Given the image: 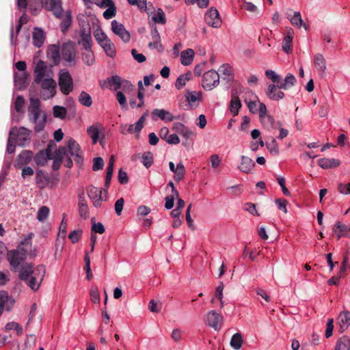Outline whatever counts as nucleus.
I'll return each instance as SVG.
<instances>
[{
	"label": "nucleus",
	"instance_id": "nucleus-1",
	"mask_svg": "<svg viewBox=\"0 0 350 350\" xmlns=\"http://www.w3.org/2000/svg\"><path fill=\"white\" fill-rule=\"evenodd\" d=\"M34 234L29 232L27 237L20 242L16 250L8 253V260L12 271H16L21 267L18 278L33 291H36L44 280L46 273L44 265H38L33 268L31 264L22 265L27 258V248L31 245V240Z\"/></svg>",
	"mask_w": 350,
	"mask_h": 350
},
{
	"label": "nucleus",
	"instance_id": "nucleus-2",
	"mask_svg": "<svg viewBox=\"0 0 350 350\" xmlns=\"http://www.w3.org/2000/svg\"><path fill=\"white\" fill-rule=\"evenodd\" d=\"M58 152L60 156H66L70 154L74 158L77 164L81 165L83 161L82 155V150L79 144L73 139H69L66 145L60 147L58 149Z\"/></svg>",
	"mask_w": 350,
	"mask_h": 350
},
{
	"label": "nucleus",
	"instance_id": "nucleus-3",
	"mask_svg": "<svg viewBox=\"0 0 350 350\" xmlns=\"http://www.w3.org/2000/svg\"><path fill=\"white\" fill-rule=\"evenodd\" d=\"M10 141H13L17 146L25 147L29 144L31 131L24 126L12 127L9 133Z\"/></svg>",
	"mask_w": 350,
	"mask_h": 350
},
{
	"label": "nucleus",
	"instance_id": "nucleus-4",
	"mask_svg": "<svg viewBox=\"0 0 350 350\" xmlns=\"http://www.w3.org/2000/svg\"><path fill=\"white\" fill-rule=\"evenodd\" d=\"M101 88H107L111 90L117 91L122 85L128 89H133V85L126 80H122L121 77L118 75H113L107 78L105 81L100 83Z\"/></svg>",
	"mask_w": 350,
	"mask_h": 350
},
{
	"label": "nucleus",
	"instance_id": "nucleus-5",
	"mask_svg": "<svg viewBox=\"0 0 350 350\" xmlns=\"http://www.w3.org/2000/svg\"><path fill=\"white\" fill-rule=\"evenodd\" d=\"M33 75L35 83H40L44 79L53 77V72L45 62L39 60L35 66Z\"/></svg>",
	"mask_w": 350,
	"mask_h": 350
},
{
	"label": "nucleus",
	"instance_id": "nucleus-6",
	"mask_svg": "<svg viewBox=\"0 0 350 350\" xmlns=\"http://www.w3.org/2000/svg\"><path fill=\"white\" fill-rule=\"evenodd\" d=\"M58 83L61 92L64 95H68L72 91V78L67 70L62 69L59 71Z\"/></svg>",
	"mask_w": 350,
	"mask_h": 350
},
{
	"label": "nucleus",
	"instance_id": "nucleus-7",
	"mask_svg": "<svg viewBox=\"0 0 350 350\" xmlns=\"http://www.w3.org/2000/svg\"><path fill=\"white\" fill-rule=\"evenodd\" d=\"M39 84L41 85V97L44 100L53 98L56 94V82L53 77L44 79Z\"/></svg>",
	"mask_w": 350,
	"mask_h": 350
},
{
	"label": "nucleus",
	"instance_id": "nucleus-8",
	"mask_svg": "<svg viewBox=\"0 0 350 350\" xmlns=\"http://www.w3.org/2000/svg\"><path fill=\"white\" fill-rule=\"evenodd\" d=\"M61 57L66 62V66L76 64V50L71 42L65 43L62 46Z\"/></svg>",
	"mask_w": 350,
	"mask_h": 350
},
{
	"label": "nucleus",
	"instance_id": "nucleus-9",
	"mask_svg": "<svg viewBox=\"0 0 350 350\" xmlns=\"http://www.w3.org/2000/svg\"><path fill=\"white\" fill-rule=\"evenodd\" d=\"M29 119L30 122L35 124L34 130L36 132L39 133L42 131L45 127L46 116H42L41 110L29 109Z\"/></svg>",
	"mask_w": 350,
	"mask_h": 350
},
{
	"label": "nucleus",
	"instance_id": "nucleus-10",
	"mask_svg": "<svg viewBox=\"0 0 350 350\" xmlns=\"http://www.w3.org/2000/svg\"><path fill=\"white\" fill-rule=\"evenodd\" d=\"M219 83V74L211 70L204 73L202 77V87L206 90H211Z\"/></svg>",
	"mask_w": 350,
	"mask_h": 350
},
{
	"label": "nucleus",
	"instance_id": "nucleus-11",
	"mask_svg": "<svg viewBox=\"0 0 350 350\" xmlns=\"http://www.w3.org/2000/svg\"><path fill=\"white\" fill-rule=\"evenodd\" d=\"M41 5L47 11L52 12L56 18L62 17L64 12L62 2L59 0H40Z\"/></svg>",
	"mask_w": 350,
	"mask_h": 350
},
{
	"label": "nucleus",
	"instance_id": "nucleus-12",
	"mask_svg": "<svg viewBox=\"0 0 350 350\" xmlns=\"http://www.w3.org/2000/svg\"><path fill=\"white\" fill-rule=\"evenodd\" d=\"M267 107L264 103L259 104V118L260 121L264 128L270 130L273 127L275 120L267 113Z\"/></svg>",
	"mask_w": 350,
	"mask_h": 350
},
{
	"label": "nucleus",
	"instance_id": "nucleus-13",
	"mask_svg": "<svg viewBox=\"0 0 350 350\" xmlns=\"http://www.w3.org/2000/svg\"><path fill=\"white\" fill-rule=\"evenodd\" d=\"M204 20L211 27L219 28L221 25V20L219 12L213 8H210L205 14Z\"/></svg>",
	"mask_w": 350,
	"mask_h": 350
},
{
	"label": "nucleus",
	"instance_id": "nucleus-14",
	"mask_svg": "<svg viewBox=\"0 0 350 350\" xmlns=\"http://www.w3.org/2000/svg\"><path fill=\"white\" fill-rule=\"evenodd\" d=\"M207 324L215 330H220L223 323V317L215 310H211L206 314Z\"/></svg>",
	"mask_w": 350,
	"mask_h": 350
},
{
	"label": "nucleus",
	"instance_id": "nucleus-15",
	"mask_svg": "<svg viewBox=\"0 0 350 350\" xmlns=\"http://www.w3.org/2000/svg\"><path fill=\"white\" fill-rule=\"evenodd\" d=\"M87 193L93 206L96 208L100 207L102 201L105 200L102 196V190L94 186H90L87 188Z\"/></svg>",
	"mask_w": 350,
	"mask_h": 350
},
{
	"label": "nucleus",
	"instance_id": "nucleus-16",
	"mask_svg": "<svg viewBox=\"0 0 350 350\" xmlns=\"http://www.w3.org/2000/svg\"><path fill=\"white\" fill-rule=\"evenodd\" d=\"M244 101L252 113L259 112V104L260 103L258 96L252 91L245 93Z\"/></svg>",
	"mask_w": 350,
	"mask_h": 350
},
{
	"label": "nucleus",
	"instance_id": "nucleus-17",
	"mask_svg": "<svg viewBox=\"0 0 350 350\" xmlns=\"http://www.w3.org/2000/svg\"><path fill=\"white\" fill-rule=\"evenodd\" d=\"M111 30L116 35L118 36L124 42H129L131 39L130 33L122 23L113 20L111 22Z\"/></svg>",
	"mask_w": 350,
	"mask_h": 350
},
{
	"label": "nucleus",
	"instance_id": "nucleus-18",
	"mask_svg": "<svg viewBox=\"0 0 350 350\" xmlns=\"http://www.w3.org/2000/svg\"><path fill=\"white\" fill-rule=\"evenodd\" d=\"M150 27L152 41L148 43V47L151 49H157L159 52H162L163 51V46L161 42V36L157 27L154 24L151 25Z\"/></svg>",
	"mask_w": 350,
	"mask_h": 350
},
{
	"label": "nucleus",
	"instance_id": "nucleus-19",
	"mask_svg": "<svg viewBox=\"0 0 350 350\" xmlns=\"http://www.w3.org/2000/svg\"><path fill=\"white\" fill-rule=\"evenodd\" d=\"M152 119L154 121H157L158 119H161L165 122H172L175 119H179L180 116L175 117L169 111L165 109H154L152 111Z\"/></svg>",
	"mask_w": 350,
	"mask_h": 350
},
{
	"label": "nucleus",
	"instance_id": "nucleus-20",
	"mask_svg": "<svg viewBox=\"0 0 350 350\" xmlns=\"http://www.w3.org/2000/svg\"><path fill=\"white\" fill-rule=\"evenodd\" d=\"M78 211L80 217L83 219H87L89 217V207L83 192L78 195Z\"/></svg>",
	"mask_w": 350,
	"mask_h": 350
},
{
	"label": "nucleus",
	"instance_id": "nucleus-21",
	"mask_svg": "<svg viewBox=\"0 0 350 350\" xmlns=\"http://www.w3.org/2000/svg\"><path fill=\"white\" fill-rule=\"evenodd\" d=\"M15 303V301L9 297L7 292L0 291V315L4 310H10Z\"/></svg>",
	"mask_w": 350,
	"mask_h": 350
},
{
	"label": "nucleus",
	"instance_id": "nucleus-22",
	"mask_svg": "<svg viewBox=\"0 0 350 350\" xmlns=\"http://www.w3.org/2000/svg\"><path fill=\"white\" fill-rule=\"evenodd\" d=\"M61 20L60 28L63 33H66L72 24V15L70 10H66L62 12V17L58 18Z\"/></svg>",
	"mask_w": 350,
	"mask_h": 350
},
{
	"label": "nucleus",
	"instance_id": "nucleus-23",
	"mask_svg": "<svg viewBox=\"0 0 350 350\" xmlns=\"http://www.w3.org/2000/svg\"><path fill=\"white\" fill-rule=\"evenodd\" d=\"M337 323L340 327V332L343 333L350 326V312L342 311L338 316Z\"/></svg>",
	"mask_w": 350,
	"mask_h": 350
},
{
	"label": "nucleus",
	"instance_id": "nucleus-24",
	"mask_svg": "<svg viewBox=\"0 0 350 350\" xmlns=\"http://www.w3.org/2000/svg\"><path fill=\"white\" fill-rule=\"evenodd\" d=\"M104 128L100 124H95L90 126L87 129V134L92 139V144H96L100 139V133Z\"/></svg>",
	"mask_w": 350,
	"mask_h": 350
},
{
	"label": "nucleus",
	"instance_id": "nucleus-25",
	"mask_svg": "<svg viewBox=\"0 0 350 350\" xmlns=\"http://www.w3.org/2000/svg\"><path fill=\"white\" fill-rule=\"evenodd\" d=\"M33 154L30 150H23L18 156L14 166L16 168H21L23 166L27 165L32 159Z\"/></svg>",
	"mask_w": 350,
	"mask_h": 350
},
{
	"label": "nucleus",
	"instance_id": "nucleus-26",
	"mask_svg": "<svg viewBox=\"0 0 350 350\" xmlns=\"http://www.w3.org/2000/svg\"><path fill=\"white\" fill-rule=\"evenodd\" d=\"M282 89L278 88V85L271 84L268 86L266 91L267 96L273 100H279L282 99L284 94L281 91Z\"/></svg>",
	"mask_w": 350,
	"mask_h": 350
},
{
	"label": "nucleus",
	"instance_id": "nucleus-27",
	"mask_svg": "<svg viewBox=\"0 0 350 350\" xmlns=\"http://www.w3.org/2000/svg\"><path fill=\"white\" fill-rule=\"evenodd\" d=\"M33 44L37 47H41L45 40V33L41 28L35 27L32 34Z\"/></svg>",
	"mask_w": 350,
	"mask_h": 350
},
{
	"label": "nucleus",
	"instance_id": "nucleus-28",
	"mask_svg": "<svg viewBox=\"0 0 350 350\" xmlns=\"http://www.w3.org/2000/svg\"><path fill=\"white\" fill-rule=\"evenodd\" d=\"M318 165L323 169L334 168L340 165V161L334 158H321L319 159Z\"/></svg>",
	"mask_w": 350,
	"mask_h": 350
},
{
	"label": "nucleus",
	"instance_id": "nucleus-29",
	"mask_svg": "<svg viewBox=\"0 0 350 350\" xmlns=\"http://www.w3.org/2000/svg\"><path fill=\"white\" fill-rule=\"evenodd\" d=\"M255 165V163L252 159L246 156H241V165L238 167L239 170L242 172L249 174L251 172Z\"/></svg>",
	"mask_w": 350,
	"mask_h": 350
},
{
	"label": "nucleus",
	"instance_id": "nucleus-30",
	"mask_svg": "<svg viewBox=\"0 0 350 350\" xmlns=\"http://www.w3.org/2000/svg\"><path fill=\"white\" fill-rule=\"evenodd\" d=\"M297 80L295 76L291 73H288L283 80L282 77H280V82L278 83V88L282 90H288L290 88L293 87Z\"/></svg>",
	"mask_w": 350,
	"mask_h": 350
},
{
	"label": "nucleus",
	"instance_id": "nucleus-31",
	"mask_svg": "<svg viewBox=\"0 0 350 350\" xmlns=\"http://www.w3.org/2000/svg\"><path fill=\"white\" fill-rule=\"evenodd\" d=\"M314 64L315 68L321 74L325 72L327 66L324 56L321 53H317L314 56Z\"/></svg>",
	"mask_w": 350,
	"mask_h": 350
},
{
	"label": "nucleus",
	"instance_id": "nucleus-32",
	"mask_svg": "<svg viewBox=\"0 0 350 350\" xmlns=\"http://www.w3.org/2000/svg\"><path fill=\"white\" fill-rule=\"evenodd\" d=\"M219 72L223 76V79L227 81H232L234 79V71L228 64H222L219 68Z\"/></svg>",
	"mask_w": 350,
	"mask_h": 350
},
{
	"label": "nucleus",
	"instance_id": "nucleus-33",
	"mask_svg": "<svg viewBox=\"0 0 350 350\" xmlns=\"http://www.w3.org/2000/svg\"><path fill=\"white\" fill-rule=\"evenodd\" d=\"M47 55L53 60L55 64H59L60 62V51L59 46L51 45L48 49Z\"/></svg>",
	"mask_w": 350,
	"mask_h": 350
},
{
	"label": "nucleus",
	"instance_id": "nucleus-34",
	"mask_svg": "<svg viewBox=\"0 0 350 350\" xmlns=\"http://www.w3.org/2000/svg\"><path fill=\"white\" fill-rule=\"evenodd\" d=\"M194 57V51L191 49L184 50L180 53L181 64L184 66L190 65Z\"/></svg>",
	"mask_w": 350,
	"mask_h": 350
},
{
	"label": "nucleus",
	"instance_id": "nucleus-35",
	"mask_svg": "<svg viewBox=\"0 0 350 350\" xmlns=\"http://www.w3.org/2000/svg\"><path fill=\"white\" fill-rule=\"evenodd\" d=\"M241 107V103L239 98L234 94H232V99L230 105V111L233 116L238 115L240 108Z\"/></svg>",
	"mask_w": 350,
	"mask_h": 350
},
{
	"label": "nucleus",
	"instance_id": "nucleus-36",
	"mask_svg": "<svg viewBox=\"0 0 350 350\" xmlns=\"http://www.w3.org/2000/svg\"><path fill=\"white\" fill-rule=\"evenodd\" d=\"M51 154L49 150H41L38 152L35 157V161L38 165H43L48 159H51Z\"/></svg>",
	"mask_w": 350,
	"mask_h": 350
},
{
	"label": "nucleus",
	"instance_id": "nucleus-37",
	"mask_svg": "<svg viewBox=\"0 0 350 350\" xmlns=\"http://www.w3.org/2000/svg\"><path fill=\"white\" fill-rule=\"evenodd\" d=\"M335 350H350V338L342 336L336 342Z\"/></svg>",
	"mask_w": 350,
	"mask_h": 350
},
{
	"label": "nucleus",
	"instance_id": "nucleus-38",
	"mask_svg": "<svg viewBox=\"0 0 350 350\" xmlns=\"http://www.w3.org/2000/svg\"><path fill=\"white\" fill-rule=\"evenodd\" d=\"M191 77V72H187L183 75H180L176 79L175 82V87L178 90L182 89L186 84L187 81H189Z\"/></svg>",
	"mask_w": 350,
	"mask_h": 350
},
{
	"label": "nucleus",
	"instance_id": "nucleus-39",
	"mask_svg": "<svg viewBox=\"0 0 350 350\" xmlns=\"http://www.w3.org/2000/svg\"><path fill=\"white\" fill-rule=\"evenodd\" d=\"M85 51L81 54L83 63L88 66L93 65L95 62V57L93 51L92 49Z\"/></svg>",
	"mask_w": 350,
	"mask_h": 350
},
{
	"label": "nucleus",
	"instance_id": "nucleus-40",
	"mask_svg": "<svg viewBox=\"0 0 350 350\" xmlns=\"http://www.w3.org/2000/svg\"><path fill=\"white\" fill-rule=\"evenodd\" d=\"M243 344V338L240 333L234 334L230 340V346L235 350H239Z\"/></svg>",
	"mask_w": 350,
	"mask_h": 350
},
{
	"label": "nucleus",
	"instance_id": "nucleus-41",
	"mask_svg": "<svg viewBox=\"0 0 350 350\" xmlns=\"http://www.w3.org/2000/svg\"><path fill=\"white\" fill-rule=\"evenodd\" d=\"M79 102L85 107H90L92 105V99L89 94L82 91L79 96Z\"/></svg>",
	"mask_w": 350,
	"mask_h": 350
},
{
	"label": "nucleus",
	"instance_id": "nucleus-42",
	"mask_svg": "<svg viewBox=\"0 0 350 350\" xmlns=\"http://www.w3.org/2000/svg\"><path fill=\"white\" fill-rule=\"evenodd\" d=\"M152 21L159 24L164 25L166 23L165 14L161 8L157 9L156 13L152 17Z\"/></svg>",
	"mask_w": 350,
	"mask_h": 350
},
{
	"label": "nucleus",
	"instance_id": "nucleus-43",
	"mask_svg": "<svg viewBox=\"0 0 350 350\" xmlns=\"http://www.w3.org/2000/svg\"><path fill=\"white\" fill-rule=\"evenodd\" d=\"M141 161L146 168L150 167L153 163L152 153L150 152H144L142 156Z\"/></svg>",
	"mask_w": 350,
	"mask_h": 350
},
{
	"label": "nucleus",
	"instance_id": "nucleus-44",
	"mask_svg": "<svg viewBox=\"0 0 350 350\" xmlns=\"http://www.w3.org/2000/svg\"><path fill=\"white\" fill-rule=\"evenodd\" d=\"M67 110L65 107L55 105L53 108V113L54 117L64 119L66 116Z\"/></svg>",
	"mask_w": 350,
	"mask_h": 350
},
{
	"label": "nucleus",
	"instance_id": "nucleus-45",
	"mask_svg": "<svg viewBox=\"0 0 350 350\" xmlns=\"http://www.w3.org/2000/svg\"><path fill=\"white\" fill-rule=\"evenodd\" d=\"M49 208L47 206H43L40 207L37 213V219L39 221H44L49 216Z\"/></svg>",
	"mask_w": 350,
	"mask_h": 350
},
{
	"label": "nucleus",
	"instance_id": "nucleus-46",
	"mask_svg": "<svg viewBox=\"0 0 350 350\" xmlns=\"http://www.w3.org/2000/svg\"><path fill=\"white\" fill-rule=\"evenodd\" d=\"M185 168L182 162H180L176 166L174 174L176 175L175 180L177 181L180 180L185 175Z\"/></svg>",
	"mask_w": 350,
	"mask_h": 350
},
{
	"label": "nucleus",
	"instance_id": "nucleus-47",
	"mask_svg": "<svg viewBox=\"0 0 350 350\" xmlns=\"http://www.w3.org/2000/svg\"><path fill=\"white\" fill-rule=\"evenodd\" d=\"M293 37L288 34L284 36L282 41V50L288 53L291 51V44H292Z\"/></svg>",
	"mask_w": 350,
	"mask_h": 350
},
{
	"label": "nucleus",
	"instance_id": "nucleus-48",
	"mask_svg": "<svg viewBox=\"0 0 350 350\" xmlns=\"http://www.w3.org/2000/svg\"><path fill=\"white\" fill-rule=\"evenodd\" d=\"M103 49L108 57H114L116 54V47L112 42H109L105 46H103Z\"/></svg>",
	"mask_w": 350,
	"mask_h": 350
},
{
	"label": "nucleus",
	"instance_id": "nucleus-49",
	"mask_svg": "<svg viewBox=\"0 0 350 350\" xmlns=\"http://www.w3.org/2000/svg\"><path fill=\"white\" fill-rule=\"evenodd\" d=\"M267 148L273 155H277L279 153L278 144L275 139L272 138L270 142L267 143Z\"/></svg>",
	"mask_w": 350,
	"mask_h": 350
},
{
	"label": "nucleus",
	"instance_id": "nucleus-50",
	"mask_svg": "<svg viewBox=\"0 0 350 350\" xmlns=\"http://www.w3.org/2000/svg\"><path fill=\"white\" fill-rule=\"evenodd\" d=\"M92 40L91 36L81 38L79 41V44L82 46L84 50L92 49Z\"/></svg>",
	"mask_w": 350,
	"mask_h": 350
},
{
	"label": "nucleus",
	"instance_id": "nucleus-51",
	"mask_svg": "<svg viewBox=\"0 0 350 350\" xmlns=\"http://www.w3.org/2000/svg\"><path fill=\"white\" fill-rule=\"evenodd\" d=\"M82 230L80 229L75 230L69 233L68 239L72 243H76L79 241L82 235Z\"/></svg>",
	"mask_w": 350,
	"mask_h": 350
},
{
	"label": "nucleus",
	"instance_id": "nucleus-52",
	"mask_svg": "<svg viewBox=\"0 0 350 350\" xmlns=\"http://www.w3.org/2000/svg\"><path fill=\"white\" fill-rule=\"evenodd\" d=\"M66 230H67V221H66V215L63 214V219L59 226V237L62 238H65L66 235Z\"/></svg>",
	"mask_w": 350,
	"mask_h": 350
},
{
	"label": "nucleus",
	"instance_id": "nucleus-53",
	"mask_svg": "<svg viewBox=\"0 0 350 350\" xmlns=\"http://www.w3.org/2000/svg\"><path fill=\"white\" fill-rule=\"evenodd\" d=\"M292 25L297 26L299 28L303 25V20L300 12H295L292 18H290Z\"/></svg>",
	"mask_w": 350,
	"mask_h": 350
},
{
	"label": "nucleus",
	"instance_id": "nucleus-54",
	"mask_svg": "<svg viewBox=\"0 0 350 350\" xmlns=\"http://www.w3.org/2000/svg\"><path fill=\"white\" fill-rule=\"evenodd\" d=\"M84 262H85V269L86 272V277L88 280H91L92 278V274L91 273V269H90V258L88 253L85 254L84 257Z\"/></svg>",
	"mask_w": 350,
	"mask_h": 350
},
{
	"label": "nucleus",
	"instance_id": "nucleus-55",
	"mask_svg": "<svg viewBox=\"0 0 350 350\" xmlns=\"http://www.w3.org/2000/svg\"><path fill=\"white\" fill-rule=\"evenodd\" d=\"M201 93L197 92H189L186 96L187 100L189 103H195L200 99Z\"/></svg>",
	"mask_w": 350,
	"mask_h": 350
},
{
	"label": "nucleus",
	"instance_id": "nucleus-56",
	"mask_svg": "<svg viewBox=\"0 0 350 350\" xmlns=\"http://www.w3.org/2000/svg\"><path fill=\"white\" fill-rule=\"evenodd\" d=\"M116 99H117L118 103L120 104V107H122V109H127L126 99L125 96L124 95V94L122 92H120V91L117 92Z\"/></svg>",
	"mask_w": 350,
	"mask_h": 350
},
{
	"label": "nucleus",
	"instance_id": "nucleus-57",
	"mask_svg": "<svg viewBox=\"0 0 350 350\" xmlns=\"http://www.w3.org/2000/svg\"><path fill=\"white\" fill-rule=\"evenodd\" d=\"M265 75L267 78L271 79L273 83H276L277 85L280 82V76L277 75L273 70H267L265 71Z\"/></svg>",
	"mask_w": 350,
	"mask_h": 350
},
{
	"label": "nucleus",
	"instance_id": "nucleus-58",
	"mask_svg": "<svg viewBox=\"0 0 350 350\" xmlns=\"http://www.w3.org/2000/svg\"><path fill=\"white\" fill-rule=\"evenodd\" d=\"M276 179H277L278 183L281 187L283 194L286 196H290L291 193L288 191V189L286 188V187L285 186V183H286L285 178L284 177L278 176L276 178Z\"/></svg>",
	"mask_w": 350,
	"mask_h": 350
},
{
	"label": "nucleus",
	"instance_id": "nucleus-59",
	"mask_svg": "<svg viewBox=\"0 0 350 350\" xmlns=\"http://www.w3.org/2000/svg\"><path fill=\"white\" fill-rule=\"evenodd\" d=\"M243 210L249 212L253 215H258V213L256 208V205L251 202H246L243 204Z\"/></svg>",
	"mask_w": 350,
	"mask_h": 350
},
{
	"label": "nucleus",
	"instance_id": "nucleus-60",
	"mask_svg": "<svg viewBox=\"0 0 350 350\" xmlns=\"http://www.w3.org/2000/svg\"><path fill=\"white\" fill-rule=\"evenodd\" d=\"M90 299L94 304H98L100 302V295L97 287L92 288L90 291Z\"/></svg>",
	"mask_w": 350,
	"mask_h": 350
},
{
	"label": "nucleus",
	"instance_id": "nucleus-61",
	"mask_svg": "<svg viewBox=\"0 0 350 350\" xmlns=\"http://www.w3.org/2000/svg\"><path fill=\"white\" fill-rule=\"evenodd\" d=\"M104 165V161L101 157H96L93 160L92 170L94 171H98L103 169Z\"/></svg>",
	"mask_w": 350,
	"mask_h": 350
},
{
	"label": "nucleus",
	"instance_id": "nucleus-62",
	"mask_svg": "<svg viewBox=\"0 0 350 350\" xmlns=\"http://www.w3.org/2000/svg\"><path fill=\"white\" fill-rule=\"evenodd\" d=\"M243 8L252 13H258V8L251 2L244 1L242 5Z\"/></svg>",
	"mask_w": 350,
	"mask_h": 350
},
{
	"label": "nucleus",
	"instance_id": "nucleus-63",
	"mask_svg": "<svg viewBox=\"0 0 350 350\" xmlns=\"http://www.w3.org/2000/svg\"><path fill=\"white\" fill-rule=\"evenodd\" d=\"M275 203L278 206V208L282 211L284 213H287L286 204L287 200L284 198H278L275 200Z\"/></svg>",
	"mask_w": 350,
	"mask_h": 350
},
{
	"label": "nucleus",
	"instance_id": "nucleus-64",
	"mask_svg": "<svg viewBox=\"0 0 350 350\" xmlns=\"http://www.w3.org/2000/svg\"><path fill=\"white\" fill-rule=\"evenodd\" d=\"M338 190L341 194H350V183L347 184L339 183L338 185Z\"/></svg>",
	"mask_w": 350,
	"mask_h": 350
}]
</instances>
